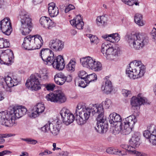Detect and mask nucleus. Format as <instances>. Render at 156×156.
I'll return each mask as SVG.
<instances>
[{
	"label": "nucleus",
	"instance_id": "nucleus-18",
	"mask_svg": "<svg viewBox=\"0 0 156 156\" xmlns=\"http://www.w3.org/2000/svg\"><path fill=\"white\" fill-rule=\"evenodd\" d=\"M52 65L54 68L58 70H62L65 66L63 56L59 55L52 60L51 65Z\"/></svg>",
	"mask_w": 156,
	"mask_h": 156
},
{
	"label": "nucleus",
	"instance_id": "nucleus-11",
	"mask_svg": "<svg viewBox=\"0 0 156 156\" xmlns=\"http://www.w3.org/2000/svg\"><path fill=\"white\" fill-rule=\"evenodd\" d=\"M41 129L42 131L44 133L50 131L54 136L58 135L59 132V126L55 122H48Z\"/></svg>",
	"mask_w": 156,
	"mask_h": 156
},
{
	"label": "nucleus",
	"instance_id": "nucleus-35",
	"mask_svg": "<svg viewBox=\"0 0 156 156\" xmlns=\"http://www.w3.org/2000/svg\"><path fill=\"white\" fill-rule=\"evenodd\" d=\"M102 69L101 63L95 59L90 69L94 71H99L102 70Z\"/></svg>",
	"mask_w": 156,
	"mask_h": 156
},
{
	"label": "nucleus",
	"instance_id": "nucleus-49",
	"mask_svg": "<svg viewBox=\"0 0 156 156\" xmlns=\"http://www.w3.org/2000/svg\"><path fill=\"white\" fill-rule=\"evenodd\" d=\"M52 152L48 149H45L44 151H42L38 154L39 156H44L49 155L52 153Z\"/></svg>",
	"mask_w": 156,
	"mask_h": 156
},
{
	"label": "nucleus",
	"instance_id": "nucleus-20",
	"mask_svg": "<svg viewBox=\"0 0 156 156\" xmlns=\"http://www.w3.org/2000/svg\"><path fill=\"white\" fill-rule=\"evenodd\" d=\"M40 22L42 27L49 29H51L55 25L54 22L50 18L46 16L41 17L40 20Z\"/></svg>",
	"mask_w": 156,
	"mask_h": 156
},
{
	"label": "nucleus",
	"instance_id": "nucleus-23",
	"mask_svg": "<svg viewBox=\"0 0 156 156\" xmlns=\"http://www.w3.org/2000/svg\"><path fill=\"white\" fill-rule=\"evenodd\" d=\"M33 49H39L42 46L43 41L41 36L39 34L31 36Z\"/></svg>",
	"mask_w": 156,
	"mask_h": 156
},
{
	"label": "nucleus",
	"instance_id": "nucleus-25",
	"mask_svg": "<svg viewBox=\"0 0 156 156\" xmlns=\"http://www.w3.org/2000/svg\"><path fill=\"white\" fill-rule=\"evenodd\" d=\"M7 51L8 52L6 54L5 52L2 54L1 56L5 64L8 66L11 65L13 62V60L14 58V56L13 54L12 51L9 50Z\"/></svg>",
	"mask_w": 156,
	"mask_h": 156
},
{
	"label": "nucleus",
	"instance_id": "nucleus-28",
	"mask_svg": "<svg viewBox=\"0 0 156 156\" xmlns=\"http://www.w3.org/2000/svg\"><path fill=\"white\" fill-rule=\"evenodd\" d=\"M32 45L33 43L31 36H28L24 38L23 42L22 44L23 48L26 50H33Z\"/></svg>",
	"mask_w": 156,
	"mask_h": 156
},
{
	"label": "nucleus",
	"instance_id": "nucleus-42",
	"mask_svg": "<svg viewBox=\"0 0 156 156\" xmlns=\"http://www.w3.org/2000/svg\"><path fill=\"white\" fill-rule=\"evenodd\" d=\"M125 4L129 6H132L134 4L136 5H139V3L138 0H122Z\"/></svg>",
	"mask_w": 156,
	"mask_h": 156
},
{
	"label": "nucleus",
	"instance_id": "nucleus-47",
	"mask_svg": "<svg viewBox=\"0 0 156 156\" xmlns=\"http://www.w3.org/2000/svg\"><path fill=\"white\" fill-rule=\"evenodd\" d=\"M21 139L22 140L27 142L28 143L31 144H35L37 143V140L32 139L31 138H22Z\"/></svg>",
	"mask_w": 156,
	"mask_h": 156
},
{
	"label": "nucleus",
	"instance_id": "nucleus-37",
	"mask_svg": "<svg viewBox=\"0 0 156 156\" xmlns=\"http://www.w3.org/2000/svg\"><path fill=\"white\" fill-rule=\"evenodd\" d=\"M134 21L135 23L139 26H143L144 23L142 20V15L138 13L136 14L134 17Z\"/></svg>",
	"mask_w": 156,
	"mask_h": 156
},
{
	"label": "nucleus",
	"instance_id": "nucleus-57",
	"mask_svg": "<svg viewBox=\"0 0 156 156\" xmlns=\"http://www.w3.org/2000/svg\"><path fill=\"white\" fill-rule=\"evenodd\" d=\"M5 85V78L2 76H0V87L3 88Z\"/></svg>",
	"mask_w": 156,
	"mask_h": 156
},
{
	"label": "nucleus",
	"instance_id": "nucleus-2",
	"mask_svg": "<svg viewBox=\"0 0 156 156\" xmlns=\"http://www.w3.org/2000/svg\"><path fill=\"white\" fill-rule=\"evenodd\" d=\"M98 107L94 105L87 107L82 103H79L76 109V121L77 123L82 125L85 124L90 118L91 113L93 115H98L97 109Z\"/></svg>",
	"mask_w": 156,
	"mask_h": 156
},
{
	"label": "nucleus",
	"instance_id": "nucleus-60",
	"mask_svg": "<svg viewBox=\"0 0 156 156\" xmlns=\"http://www.w3.org/2000/svg\"><path fill=\"white\" fill-rule=\"evenodd\" d=\"M156 138V134L152 133L149 138V141H151L153 139Z\"/></svg>",
	"mask_w": 156,
	"mask_h": 156
},
{
	"label": "nucleus",
	"instance_id": "nucleus-61",
	"mask_svg": "<svg viewBox=\"0 0 156 156\" xmlns=\"http://www.w3.org/2000/svg\"><path fill=\"white\" fill-rule=\"evenodd\" d=\"M19 156H29V154L27 152L23 151L21 153Z\"/></svg>",
	"mask_w": 156,
	"mask_h": 156
},
{
	"label": "nucleus",
	"instance_id": "nucleus-10",
	"mask_svg": "<svg viewBox=\"0 0 156 156\" xmlns=\"http://www.w3.org/2000/svg\"><path fill=\"white\" fill-rule=\"evenodd\" d=\"M39 56L44 64L51 65L52 60L54 58V54L51 50L49 48H42L39 52Z\"/></svg>",
	"mask_w": 156,
	"mask_h": 156
},
{
	"label": "nucleus",
	"instance_id": "nucleus-38",
	"mask_svg": "<svg viewBox=\"0 0 156 156\" xmlns=\"http://www.w3.org/2000/svg\"><path fill=\"white\" fill-rule=\"evenodd\" d=\"M56 98V92L54 93H50L46 96V98L48 101L54 103H57Z\"/></svg>",
	"mask_w": 156,
	"mask_h": 156
},
{
	"label": "nucleus",
	"instance_id": "nucleus-27",
	"mask_svg": "<svg viewBox=\"0 0 156 156\" xmlns=\"http://www.w3.org/2000/svg\"><path fill=\"white\" fill-rule=\"evenodd\" d=\"M48 13L51 17L56 16L59 13V10L56 4L54 2L49 3L48 5Z\"/></svg>",
	"mask_w": 156,
	"mask_h": 156
},
{
	"label": "nucleus",
	"instance_id": "nucleus-5",
	"mask_svg": "<svg viewBox=\"0 0 156 156\" xmlns=\"http://www.w3.org/2000/svg\"><path fill=\"white\" fill-rule=\"evenodd\" d=\"M19 17L20 18L21 23L20 31L23 35H27L31 32L33 27L32 19L28 13L24 9L21 10L19 12Z\"/></svg>",
	"mask_w": 156,
	"mask_h": 156
},
{
	"label": "nucleus",
	"instance_id": "nucleus-14",
	"mask_svg": "<svg viewBox=\"0 0 156 156\" xmlns=\"http://www.w3.org/2000/svg\"><path fill=\"white\" fill-rule=\"evenodd\" d=\"M0 28L2 32L5 35H9L12 31L11 23L9 18H6L0 22Z\"/></svg>",
	"mask_w": 156,
	"mask_h": 156
},
{
	"label": "nucleus",
	"instance_id": "nucleus-31",
	"mask_svg": "<svg viewBox=\"0 0 156 156\" xmlns=\"http://www.w3.org/2000/svg\"><path fill=\"white\" fill-rule=\"evenodd\" d=\"M152 133L156 134V126L154 125H150L147 130H145L143 133V135L146 138L149 139Z\"/></svg>",
	"mask_w": 156,
	"mask_h": 156
},
{
	"label": "nucleus",
	"instance_id": "nucleus-50",
	"mask_svg": "<svg viewBox=\"0 0 156 156\" xmlns=\"http://www.w3.org/2000/svg\"><path fill=\"white\" fill-rule=\"evenodd\" d=\"M15 135V134L13 133H0V138L3 139V138H8L10 137L14 136Z\"/></svg>",
	"mask_w": 156,
	"mask_h": 156
},
{
	"label": "nucleus",
	"instance_id": "nucleus-12",
	"mask_svg": "<svg viewBox=\"0 0 156 156\" xmlns=\"http://www.w3.org/2000/svg\"><path fill=\"white\" fill-rule=\"evenodd\" d=\"M60 114L62 121L66 125L72 123L74 120V115L68 109L63 108L61 111Z\"/></svg>",
	"mask_w": 156,
	"mask_h": 156
},
{
	"label": "nucleus",
	"instance_id": "nucleus-36",
	"mask_svg": "<svg viewBox=\"0 0 156 156\" xmlns=\"http://www.w3.org/2000/svg\"><path fill=\"white\" fill-rule=\"evenodd\" d=\"M76 64V60L75 59H71L68 64L67 65V70L70 72L74 71Z\"/></svg>",
	"mask_w": 156,
	"mask_h": 156
},
{
	"label": "nucleus",
	"instance_id": "nucleus-62",
	"mask_svg": "<svg viewBox=\"0 0 156 156\" xmlns=\"http://www.w3.org/2000/svg\"><path fill=\"white\" fill-rule=\"evenodd\" d=\"M4 98L2 92L1 91H0V101L3 100Z\"/></svg>",
	"mask_w": 156,
	"mask_h": 156
},
{
	"label": "nucleus",
	"instance_id": "nucleus-15",
	"mask_svg": "<svg viewBox=\"0 0 156 156\" xmlns=\"http://www.w3.org/2000/svg\"><path fill=\"white\" fill-rule=\"evenodd\" d=\"M5 85L3 88L6 91L11 92V87L16 86L18 84V81L16 77H11L7 76L5 78Z\"/></svg>",
	"mask_w": 156,
	"mask_h": 156
},
{
	"label": "nucleus",
	"instance_id": "nucleus-21",
	"mask_svg": "<svg viewBox=\"0 0 156 156\" xmlns=\"http://www.w3.org/2000/svg\"><path fill=\"white\" fill-rule=\"evenodd\" d=\"M70 22L73 27L78 29L81 30L83 28L84 23L80 15L76 16L73 20H71Z\"/></svg>",
	"mask_w": 156,
	"mask_h": 156
},
{
	"label": "nucleus",
	"instance_id": "nucleus-64",
	"mask_svg": "<svg viewBox=\"0 0 156 156\" xmlns=\"http://www.w3.org/2000/svg\"><path fill=\"white\" fill-rule=\"evenodd\" d=\"M41 2V0H33V2L35 4H37L40 3Z\"/></svg>",
	"mask_w": 156,
	"mask_h": 156
},
{
	"label": "nucleus",
	"instance_id": "nucleus-13",
	"mask_svg": "<svg viewBox=\"0 0 156 156\" xmlns=\"http://www.w3.org/2000/svg\"><path fill=\"white\" fill-rule=\"evenodd\" d=\"M105 118L103 115L98 114L96 119L97 123L95 127L96 130L99 133H103L107 131V125L105 123Z\"/></svg>",
	"mask_w": 156,
	"mask_h": 156
},
{
	"label": "nucleus",
	"instance_id": "nucleus-1",
	"mask_svg": "<svg viewBox=\"0 0 156 156\" xmlns=\"http://www.w3.org/2000/svg\"><path fill=\"white\" fill-rule=\"evenodd\" d=\"M10 111L0 112V124L10 127L16 124V118H19L25 115L27 111L24 106H19L10 108Z\"/></svg>",
	"mask_w": 156,
	"mask_h": 156
},
{
	"label": "nucleus",
	"instance_id": "nucleus-16",
	"mask_svg": "<svg viewBox=\"0 0 156 156\" xmlns=\"http://www.w3.org/2000/svg\"><path fill=\"white\" fill-rule=\"evenodd\" d=\"M49 47L54 51H60L63 48L64 44L63 41L59 39H54L50 41Z\"/></svg>",
	"mask_w": 156,
	"mask_h": 156
},
{
	"label": "nucleus",
	"instance_id": "nucleus-52",
	"mask_svg": "<svg viewBox=\"0 0 156 156\" xmlns=\"http://www.w3.org/2000/svg\"><path fill=\"white\" fill-rule=\"evenodd\" d=\"M127 152L128 151L126 150H121L118 149L117 155L121 156L126 155L127 154Z\"/></svg>",
	"mask_w": 156,
	"mask_h": 156
},
{
	"label": "nucleus",
	"instance_id": "nucleus-55",
	"mask_svg": "<svg viewBox=\"0 0 156 156\" xmlns=\"http://www.w3.org/2000/svg\"><path fill=\"white\" fill-rule=\"evenodd\" d=\"M12 152L8 150H5L0 152V156H3L5 155L9 154L12 153Z\"/></svg>",
	"mask_w": 156,
	"mask_h": 156
},
{
	"label": "nucleus",
	"instance_id": "nucleus-26",
	"mask_svg": "<svg viewBox=\"0 0 156 156\" xmlns=\"http://www.w3.org/2000/svg\"><path fill=\"white\" fill-rule=\"evenodd\" d=\"M95 59L90 56H87L80 58V61L82 66L90 69Z\"/></svg>",
	"mask_w": 156,
	"mask_h": 156
},
{
	"label": "nucleus",
	"instance_id": "nucleus-7",
	"mask_svg": "<svg viewBox=\"0 0 156 156\" xmlns=\"http://www.w3.org/2000/svg\"><path fill=\"white\" fill-rule=\"evenodd\" d=\"M101 51L108 59L114 60L119 54L120 49L118 47L114 48L111 44L105 43L102 44Z\"/></svg>",
	"mask_w": 156,
	"mask_h": 156
},
{
	"label": "nucleus",
	"instance_id": "nucleus-6",
	"mask_svg": "<svg viewBox=\"0 0 156 156\" xmlns=\"http://www.w3.org/2000/svg\"><path fill=\"white\" fill-rule=\"evenodd\" d=\"M127 41L129 45L136 50H140L144 46L145 37L144 34L141 33L130 34L126 36Z\"/></svg>",
	"mask_w": 156,
	"mask_h": 156
},
{
	"label": "nucleus",
	"instance_id": "nucleus-3",
	"mask_svg": "<svg viewBox=\"0 0 156 156\" xmlns=\"http://www.w3.org/2000/svg\"><path fill=\"white\" fill-rule=\"evenodd\" d=\"M145 67L141 61L135 60L131 63L126 71L127 76L132 79L141 78L145 72Z\"/></svg>",
	"mask_w": 156,
	"mask_h": 156
},
{
	"label": "nucleus",
	"instance_id": "nucleus-54",
	"mask_svg": "<svg viewBox=\"0 0 156 156\" xmlns=\"http://www.w3.org/2000/svg\"><path fill=\"white\" fill-rule=\"evenodd\" d=\"M122 94L125 97H127L131 93V91L129 90L123 89L122 91Z\"/></svg>",
	"mask_w": 156,
	"mask_h": 156
},
{
	"label": "nucleus",
	"instance_id": "nucleus-39",
	"mask_svg": "<svg viewBox=\"0 0 156 156\" xmlns=\"http://www.w3.org/2000/svg\"><path fill=\"white\" fill-rule=\"evenodd\" d=\"M97 80V75L95 73H93L89 75H87L84 81L87 83L89 84Z\"/></svg>",
	"mask_w": 156,
	"mask_h": 156
},
{
	"label": "nucleus",
	"instance_id": "nucleus-29",
	"mask_svg": "<svg viewBox=\"0 0 156 156\" xmlns=\"http://www.w3.org/2000/svg\"><path fill=\"white\" fill-rule=\"evenodd\" d=\"M102 37L106 41L114 43L118 42L120 39L119 35L118 33L110 34H105L102 35Z\"/></svg>",
	"mask_w": 156,
	"mask_h": 156
},
{
	"label": "nucleus",
	"instance_id": "nucleus-53",
	"mask_svg": "<svg viewBox=\"0 0 156 156\" xmlns=\"http://www.w3.org/2000/svg\"><path fill=\"white\" fill-rule=\"evenodd\" d=\"M75 9V7L74 5L72 4H69L66 8L65 10V12L67 13L69 11L74 9Z\"/></svg>",
	"mask_w": 156,
	"mask_h": 156
},
{
	"label": "nucleus",
	"instance_id": "nucleus-22",
	"mask_svg": "<svg viewBox=\"0 0 156 156\" xmlns=\"http://www.w3.org/2000/svg\"><path fill=\"white\" fill-rule=\"evenodd\" d=\"M140 95L139 94L137 97H133L131 98L130 103L132 108L138 107L146 102V98L141 97Z\"/></svg>",
	"mask_w": 156,
	"mask_h": 156
},
{
	"label": "nucleus",
	"instance_id": "nucleus-46",
	"mask_svg": "<svg viewBox=\"0 0 156 156\" xmlns=\"http://www.w3.org/2000/svg\"><path fill=\"white\" fill-rule=\"evenodd\" d=\"M44 86L47 90L48 91H53L55 85L52 83H50L45 84Z\"/></svg>",
	"mask_w": 156,
	"mask_h": 156
},
{
	"label": "nucleus",
	"instance_id": "nucleus-63",
	"mask_svg": "<svg viewBox=\"0 0 156 156\" xmlns=\"http://www.w3.org/2000/svg\"><path fill=\"white\" fill-rule=\"evenodd\" d=\"M150 142L154 145H156V138L153 139L151 141H149Z\"/></svg>",
	"mask_w": 156,
	"mask_h": 156
},
{
	"label": "nucleus",
	"instance_id": "nucleus-17",
	"mask_svg": "<svg viewBox=\"0 0 156 156\" xmlns=\"http://www.w3.org/2000/svg\"><path fill=\"white\" fill-rule=\"evenodd\" d=\"M45 109V106L44 104L41 103L37 104L33 109L30 117L34 118L39 116L44 112Z\"/></svg>",
	"mask_w": 156,
	"mask_h": 156
},
{
	"label": "nucleus",
	"instance_id": "nucleus-34",
	"mask_svg": "<svg viewBox=\"0 0 156 156\" xmlns=\"http://www.w3.org/2000/svg\"><path fill=\"white\" fill-rule=\"evenodd\" d=\"M57 103H62L65 102L66 100V97L64 94L61 91L56 92Z\"/></svg>",
	"mask_w": 156,
	"mask_h": 156
},
{
	"label": "nucleus",
	"instance_id": "nucleus-45",
	"mask_svg": "<svg viewBox=\"0 0 156 156\" xmlns=\"http://www.w3.org/2000/svg\"><path fill=\"white\" fill-rule=\"evenodd\" d=\"M121 147L123 149H124L127 151L130 154V152L131 150L133 149V147H132L128 144H122L121 145Z\"/></svg>",
	"mask_w": 156,
	"mask_h": 156
},
{
	"label": "nucleus",
	"instance_id": "nucleus-9",
	"mask_svg": "<svg viewBox=\"0 0 156 156\" xmlns=\"http://www.w3.org/2000/svg\"><path fill=\"white\" fill-rule=\"evenodd\" d=\"M137 122V118L134 115H131L125 118L122 122L121 131L125 134H129Z\"/></svg>",
	"mask_w": 156,
	"mask_h": 156
},
{
	"label": "nucleus",
	"instance_id": "nucleus-59",
	"mask_svg": "<svg viewBox=\"0 0 156 156\" xmlns=\"http://www.w3.org/2000/svg\"><path fill=\"white\" fill-rule=\"evenodd\" d=\"M112 147H109L106 149V152L109 154H112Z\"/></svg>",
	"mask_w": 156,
	"mask_h": 156
},
{
	"label": "nucleus",
	"instance_id": "nucleus-48",
	"mask_svg": "<svg viewBox=\"0 0 156 156\" xmlns=\"http://www.w3.org/2000/svg\"><path fill=\"white\" fill-rule=\"evenodd\" d=\"M78 74L79 77L78 78L84 80L85 79L87 75V73L83 70L80 71L78 73Z\"/></svg>",
	"mask_w": 156,
	"mask_h": 156
},
{
	"label": "nucleus",
	"instance_id": "nucleus-33",
	"mask_svg": "<svg viewBox=\"0 0 156 156\" xmlns=\"http://www.w3.org/2000/svg\"><path fill=\"white\" fill-rule=\"evenodd\" d=\"M107 20V16L105 15L98 16L96 22L97 24L99 26H104L106 24Z\"/></svg>",
	"mask_w": 156,
	"mask_h": 156
},
{
	"label": "nucleus",
	"instance_id": "nucleus-43",
	"mask_svg": "<svg viewBox=\"0 0 156 156\" xmlns=\"http://www.w3.org/2000/svg\"><path fill=\"white\" fill-rule=\"evenodd\" d=\"M88 37H89L92 44H97L98 43L99 41L96 36L89 34Z\"/></svg>",
	"mask_w": 156,
	"mask_h": 156
},
{
	"label": "nucleus",
	"instance_id": "nucleus-41",
	"mask_svg": "<svg viewBox=\"0 0 156 156\" xmlns=\"http://www.w3.org/2000/svg\"><path fill=\"white\" fill-rule=\"evenodd\" d=\"M82 79H83L80 78H76L75 81V83H77L79 86L84 88L86 86L87 84H88L86 83L84 81V79H83V80H82Z\"/></svg>",
	"mask_w": 156,
	"mask_h": 156
},
{
	"label": "nucleus",
	"instance_id": "nucleus-44",
	"mask_svg": "<svg viewBox=\"0 0 156 156\" xmlns=\"http://www.w3.org/2000/svg\"><path fill=\"white\" fill-rule=\"evenodd\" d=\"M134 148L131 150L130 152V154L134 155L137 156H146L147 155L145 153H141L140 152L137 151L135 150Z\"/></svg>",
	"mask_w": 156,
	"mask_h": 156
},
{
	"label": "nucleus",
	"instance_id": "nucleus-4",
	"mask_svg": "<svg viewBox=\"0 0 156 156\" xmlns=\"http://www.w3.org/2000/svg\"><path fill=\"white\" fill-rule=\"evenodd\" d=\"M38 77L42 81L47 80L48 76L47 71L43 70L38 75V74H32L30 77V79L27 80L26 85L28 88L32 90L37 91L41 88Z\"/></svg>",
	"mask_w": 156,
	"mask_h": 156
},
{
	"label": "nucleus",
	"instance_id": "nucleus-19",
	"mask_svg": "<svg viewBox=\"0 0 156 156\" xmlns=\"http://www.w3.org/2000/svg\"><path fill=\"white\" fill-rule=\"evenodd\" d=\"M94 105H96L97 107L99 106V107L97 108V112L98 114L104 116V109L103 107L106 109H108L111 107L112 105V102L111 100L106 98L105 101L102 102L101 104H95Z\"/></svg>",
	"mask_w": 156,
	"mask_h": 156
},
{
	"label": "nucleus",
	"instance_id": "nucleus-32",
	"mask_svg": "<svg viewBox=\"0 0 156 156\" xmlns=\"http://www.w3.org/2000/svg\"><path fill=\"white\" fill-rule=\"evenodd\" d=\"M65 75L62 73L56 74L54 76V80L58 85H62L65 83Z\"/></svg>",
	"mask_w": 156,
	"mask_h": 156
},
{
	"label": "nucleus",
	"instance_id": "nucleus-30",
	"mask_svg": "<svg viewBox=\"0 0 156 156\" xmlns=\"http://www.w3.org/2000/svg\"><path fill=\"white\" fill-rule=\"evenodd\" d=\"M139 134L138 133H136L133 135L129 141V143L132 147H133L134 148L137 147L140 145V138L139 136Z\"/></svg>",
	"mask_w": 156,
	"mask_h": 156
},
{
	"label": "nucleus",
	"instance_id": "nucleus-56",
	"mask_svg": "<svg viewBox=\"0 0 156 156\" xmlns=\"http://www.w3.org/2000/svg\"><path fill=\"white\" fill-rule=\"evenodd\" d=\"M65 82H70L72 80V77L70 75H67L66 76H65Z\"/></svg>",
	"mask_w": 156,
	"mask_h": 156
},
{
	"label": "nucleus",
	"instance_id": "nucleus-8",
	"mask_svg": "<svg viewBox=\"0 0 156 156\" xmlns=\"http://www.w3.org/2000/svg\"><path fill=\"white\" fill-rule=\"evenodd\" d=\"M109 122L114 132L119 133L122 130V118L119 114L115 113L111 114L108 118Z\"/></svg>",
	"mask_w": 156,
	"mask_h": 156
},
{
	"label": "nucleus",
	"instance_id": "nucleus-40",
	"mask_svg": "<svg viewBox=\"0 0 156 156\" xmlns=\"http://www.w3.org/2000/svg\"><path fill=\"white\" fill-rule=\"evenodd\" d=\"M9 46L10 43L8 40L0 38V48H8Z\"/></svg>",
	"mask_w": 156,
	"mask_h": 156
},
{
	"label": "nucleus",
	"instance_id": "nucleus-58",
	"mask_svg": "<svg viewBox=\"0 0 156 156\" xmlns=\"http://www.w3.org/2000/svg\"><path fill=\"white\" fill-rule=\"evenodd\" d=\"M112 154L117 155L119 149L117 147H112Z\"/></svg>",
	"mask_w": 156,
	"mask_h": 156
},
{
	"label": "nucleus",
	"instance_id": "nucleus-24",
	"mask_svg": "<svg viewBox=\"0 0 156 156\" xmlns=\"http://www.w3.org/2000/svg\"><path fill=\"white\" fill-rule=\"evenodd\" d=\"M108 78L106 76L104 79L105 82H103L101 87L102 90L107 94L111 93L113 89L112 83L110 80L107 79Z\"/></svg>",
	"mask_w": 156,
	"mask_h": 156
},
{
	"label": "nucleus",
	"instance_id": "nucleus-51",
	"mask_svg": "<svg viewBox=\"0 0 156 156\" xmlns=\"http://www.w3.org/2000/svg\"><path fill=\"white\" fill-rule=\"evenodd\" d=\"M151 35L153 41H154L155 43H156V29L155 28H154L151 32Z\"/></svg>",
	"mask_w": 156,
	"mask_h": 156
}]
</instances>
